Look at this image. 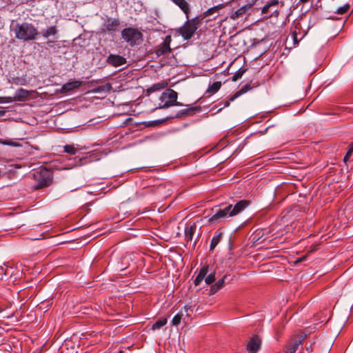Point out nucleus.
<instances>
[{
	"label": "nucleus",
	"mask_w": 353,
	"mask_h": 353,
	"mask_svg": "<svg viewBox=\"0 0 353 353\" xmlns=\"http://www.w3.org/2000/svg\"><path fill=\"white\" fill-rule=\"evenodd\" d=\"M250 203L251 201L249 200H241L234 206L232 205H229L223 209H219L210 218L209 221L212 223H216L227 217L234 216L243 211L250 205Z\"/></svg>",
	"instance_id": "obj_1"
},
{
	"label": "nucleus",
	"mask_w": 353,
	"mask_h": 353,
	"mask_svg": "<svg viewBox=\"0 0 353 353\" xmlns=\"http://www.w3.org/2000/svg\"><path fill=\"white\" fill-rule=\"evenodd\" d=\"M32 179L34 181V189L39 190L48 187L52 183L53 174L51 170L40 167L32 172Z\"/></svg>",
	"instance_id": "obj_2"
},
{
	"label": "nucleus",
	"mask_w": 353,
	"mask_h": 353,
	"mask_svg": "<svg viewBox=\"0 0 353 353\" xmlns=\"http://www.w3.org/2000/svg\"><path fill=\"white\" fill-rule=\"evenodd\" d=\"M14 32L17 39L24 41H33L39 34L37 28L28 22L17 23L14 28Z\"/></svg>",
	"instance_id": "obj_3"
},
{
	"label": "nucleus",
	"mask_w": 353,
	"mask_h": 353,
	"mask_svg": "<svg viewBox=\"0 0 353 353\" xmlns=\"http://www.w3.org/2000/svg\"><path fill=\"white\" fill-rule=\"evenodd\" d=\"M178 94L172 89H167L160 97L159 108H167L173 105L181 106L182 104L177 101Z\"/></svg>",
	"instance_id": "obj_4"
},
{
	"label": "nucleus",
	"mask_w": 353,
	"mask_h": 353,
	"mask_svg": "<svg viewBox=\"0 0 353 353\" xmlns=\"http://www.w3.org/2000/svg\"><path fill=\"white\" fill-rule=\"evenodd\" d=\"M200 24L201 19L198 17L188 20L180 28V34L184 39L188 40L192 37Z\"/></svg>",
	"instance_id": "obj_5"
},
{
	"label": "nucleus",
	"mask_w": 353,
	"mask_h": 353,
	"mask_svg": "<svg viewBox=\"0 0 353 353\" xmlns=\"http://www.w3.org/2000/svg\"><path fill=\"white\" fill-rule=\"evenodd\" d=\"M121 36L132 46L141 41L143 37L141 32L133 28H124L121 32Z\"/></svg>",
	"instance_id": "obj_6"
},
{
	"label": "nucleus",
	"mask_w": 353,
	"mask_h": 353,
	"mask_svg": "<svg viewBox=\"0 0 353 353\" xmlns=\"http://www.w3.org/2000/svg\"><path fill=\"white\" fill-rule=\"evenodd\" d=\"M172 41V37L168 35L164 39L163 41L158 45L155 49V53L157 57H160L167 53H171L172 49L170 48V43Z\"/></svg>",
	"instance_id": "obj_7"
},
{
	"label": "nucleus",
	"mask_w": 353,
	"mask_h": 353,
	"mask_svg": "<svg viewBox=\"0 0 353 353\" xmlns=\"http://www.w3.org/2000/svg\"><path fill=\"white\" fill-rule=\"evenodd\" d=\"M261 344V339L258 336H254L248 341L247 345V350L249 353H256L260 349Z\"/></svg>",
	"instance_id": "obj_8"
},
{
	"label": "nucleus",
	"mask_w": 353,
	"mask_h": 353,
	"mask_svg": "<svg viewBox=\"0 0 353 353\" xmlns=\"http://www.w3.org/2000/svg\"><path fill=\"white\" fill-rule=\"evenodd\" d=\"M107 63L114 67H119L124 65L126 59L121 55L110 54L107 58Z\"/></svg>",
	"instance_id": "obj_9"
},
{
	"label": "nucleus",
	"mask_w": 353,
	"mask_h": 353,
	"mask_svg": "<svg viewBox=\"0 0 353 353\" xmlns=\"http://www.w3.org/2000/svg\"><path fill=\"white\" fill-rule=\"evenodd\" d=\"M82 85H83V81H81L74 80V81H69L62 85V87L61 88V92L62 93H67L73 90L79 88Z\"/></svg>",
	"instance_id": "obj_10"
},
{
	"label": "nucleus",
	"mask_w": 353,
	"mask_h": 353,
	"mask_svg": "<svg viewBox=\"0 0 353 353\" xmlns=\"http://www.w3.org/2000/svg\"><path fill=\"white\" fill-rule=\"evenodd\" d=\"M301 343V339L290 340L283 348L284 353H295Z\"/></svg>",
	"instance_id": "obj_11"
},
{
	"label": "nucleus",
	"mask_w": 353,
	"mask_h": 353,
	"mask_svg": "<svg viewBox=\"0 0 353 353\" xmlns=\"http://www.w3.org/2000/svg\"><path fill=\"white\" fill-rule=\"evenodd\" d=\"M197 225L196 223L188 224L185 228V239L187 242L192 241L194 235L196 231Z\"/></svg>",
	"instance_id": "obj_12"
},
{
	"label": "nucleus",
	"mask_w": 353,
	"mask_h": 353,
	"mask_svg": "<svg viewBox=\"0 0 353 353\" xmlns=\"http://www.w3.org/2000/svg\"><path fill=\"white\" fill-rule=\"evenodd\" d=\"M119 25L120 23L118 19L111 18L108 19L104 23L105 30L109 32H114L117 31Z\"/></svg>",
	"instance_id": "obj_13"
},
{
	"label": "nucleus",
	"mask_w": 353,
	"mask_h": 353,
	"mask_svg": "<svg viewBox=\"0 0 353 353\" xmlns=\"http://www.w3.org/2000/svg\"><path fill=\"white\" fill-rule=\"evenodd\" d=\"M175 5H176L186 15L188 19V14L190 12L189 5L185 0H171Z\"/></svg>",
	"instance_id": "obj_14"
},
{
	"label": "nucleus",
	"mask_w": 353,
	"mask_h": 353,
	"mask_svg": "<svg viewBox=\"0 0 353 353\" xmlns=\"http://www.w3.org/2000/svg\"><path fill=\"white\" fill-rule=\"evenodd\" d=\"M30 96V92L23 88L18 89L14 94V99L19 101H25Z\"/></svg>",
	"instance_id": "obj_15"
},
{
	"label": "nucleus",
	"mask_w": 353,
	"mask_h": 353,
	"mask_svg": "<svg viewBox=\"0 0 353 353\" xmlns=\"http://www.w3.org/2000/svg\"><path fill=\"white\" fill-rule=\"evenodd\" d=\"M208 270V266H203L201 268L198 275L195 278L194 281V283L196 286H198L201 281L203 280V279L205 277Z\"/></svg>",
	"instance_id": "obj_16"
},
{
	"label": "nucleus",
	"mask_w": 353,
	"mask_h": 353,
	"mask_svg": "<svg viewBox=\"0 0 353 353\" xmlns=\"http://www.w3.org/2000/svg\"><path fill=\"white\" fill-rule=\"evenodd\" d=\"M281 3V6H283V2L280 1L279 0H270L266 3V4L262 8L263 14H268L271 8L276 7L279 3Z\"/></svg>",
	"instance_id": "obj_17"
},
{
	"label": "nucleus",
	"mask_w": 353,
	"mask_h": 353,
	"mask_svg": "<svg viewBox=\"0 0 353 353\" xmlns=\"http://www.w3.org/2000/svg\"><path fill=\"white\" fill-rule=\"evenodd\" d=\"M250 8V5H245L240 8H239L237 10H236L234 13H232L230 15V18L233 20H236L240 17H242L243 14L246 12L247 10Z\"/></svg>",
	"instance_id": "obj_18"
},
{
	"label": "nucleus",
	"mask_w": 353,
	"mask_h": 353,
	"mask_svg": "<svg viewBox=\"0 0 353 353\" xmlns=\"http://www.w3.org/2000/svg\"><path fill=\"white\" fill-rule=\"evenodd\" d=\"M225 277H226V276H224L221 279L219 280L216 283L211 285L210 290V294H215L221 288H223V286L224 285V283H225Z\"/></svg>",
	"instance_id": "obj_19"
},
{
	"label": "nucleus",
	"mask_w": 353,
	"mask_h": 353,
	"mask_svg": "<svg viewBox=\"0 0 353 353\" xmlns=\"http://www.w3.org/2000/svg\"><path fill=\"white\" fill-rule=\"evenodd\" d=\"M223 237V232H216V234L213 236V238L211 240L210 249V250H213L216 246L219 243V242L221 241Z\"/></svg>",
	"instance_id": "obj_20"
},
{
	"label": "nucleus",
	"mask_w": 353,
	"mask_h": 353,
	"mask_svg": "<svg viewBox=\"0 0 353 353\" xmlns=\"http://www.w3.org/2000/svg\"><path fill=\"white\" fill-rule=\"evenodd\" d=\"M221 81H216L214 82L212 85H210L207 91L206 94H208L209 95H212L215 94L221 87Z\"/></svg>",
	"instance_id": "obj_21"
},
{
	"label": "nucleus",
	"mask_w": 353,
	"mask_h": 353,
	"mask_svg": "<svg viewBox=\"0 0 353 353\" xmlns=\"http://www.w3.org/2000/svg\"><path fill=\"white\" fill-rule=\"evenodd\" d=\"M58 33V30L55 26L48 27L46 30L43 31L42 35L44 38H48Z\"/></svg>",
	"instance_id": "obj_22"
},
{
	"label": "nucleus",
	"mask_w": 353,
	"mask_h": 353,
	"mask_svg": "<svg viewBox=\"0 0 353 353\" xmlns=\"http://www.w3.org/2000/svg\"><path fill=\"white\" fill-rule=\"evenodd\" d=\"M223 8V4H219L212 8L208 9L206 11L203 12V15L205 17H209L215 12H217L219 10Z\"/></svg>",
	"instance_id": "obj_23"
},
{
	"label": "nucleus",
	"mask_w": 353,
	"mask_h": 353,
	"mask_svg": "<svg viewBox=\"0 0 353 353\" xmlns=\"http://www.w3.org/2000/svg\"><path fill=\"white\" fill-rule=\"evenodd\" d=\"M166 318H161L157 320L152 326V330H156L161 329L163 326H164L167 323Z\"/></svg>",
	"instance_id": "obj_24"
},
{
	"label": "nucleus",
	"mask_w": 353,
	"mask_h": 353,
	"mask_svg": "<svg viewBox=\"0 0 353 353\" xmlns=\"http://www.w3.org/2000/svg\"><path fill=\"white\" fill-rule=\"evenodd\" d=\"M250 89V85H245L243 86L241 90L238 92H236L231 98L230 101H234L235 99L239 97L241 94L245 93L247 91H248Z\"/></svg>",
	"instance_id": "obj_25"
},
{
	"label": "nucleus",
	"mask_w": 353,
	"mask_h": 353,
	"mask_svg": "<svg viewBox=\"0 0 353 353\" xmlns=\"http://www.w3.org/2000/svg\"><path fill=\"white\" fill-rule=\"evenodd\" d=\"M77 150L73 145H65L64 146V152L70 154H75Z\"/></svg>",
	"instance_id": "obj_26"
},
{
	"label": "nucleus",
	"mask_w": 353,
	"mask_h": 353,
	"mask_svg": "<svg viewBox=\"0 0 353 353\" xmlns=\"http://www.w3.org/2000/svg\"><path fill=\"white\" fill-rule=\"evenodd\" d=\"M183 316V314L182 312H179L178 314H176L172 320V325H178L181 323Z\"/></svg>",
	"instance_id": "obj_27"
},
{
	"label": "nucleus",
	"mask_w": 353,
	"mask_h": 353,
	"mask_svg": "<svg viewBox=\"0 0 353 353\" xmlns=\"http://www.w3.org/2000/svg\"><path fill=\"white\" fill-rule=\"evenodd\" d=\"M349 9H350V5L348 3H346L343 6L339 8L336 11V13L338 14H343L347 12Z\"/></svg>",
	"instance_id": "obj_28"
},
{
	"label": "nucleus",
	"mask_w": 353,
	"mask_h": 353,
	"mask_svg": "<svg viewBox=\"0 0 353 353\" xmlns=\"http://www.w3.org/2000/svg\"><path fill=\"white\" fill-rule=\"evenodd\" d=\"M167 85L168 83L165 81H163L161 83L154 84L152 88L153 90H160L167 87Z\"/></svg>",
	"instance_id": "obj_29"
},
{
	"label": "nucleus",
	"mask_w": 353,
	"mask_h": 353,
	"mask_svg": "<svg viewBox=\"0 0 353 353\" xmlns=\"http://www.w3.org/2000/svg\"><path fill=\"white\" fill-rule=\"evenodd\" d=\"M215 281V273H210L208 276L205 279V281L206 284L211 285Z\"/></svg>",
	"instance_id": "obj_30"
},
{
	"label": "nucleus",
	"mask_w": 353,
	"mask_h": 353,
	"mask_svg": "<svg viewBox=\"0 0 353 353\" xmlns=\"http://www.w3.org/2000/svg\"><path fill=\"white\" fill-rule=\"evenodd\" d=\"M245 70H238L235 74L232 77V80L233 81H237L238 79H239L240 78H241V77L243 76V73L245 72Z\"/></svg>",
	"instance_id": "obj_31"
},
{
	"label": "nucleus",
	"mask_w": 353,
	"mask_h": 353,
	"mask_svg": "<svg viewBox=\"0 0 353 353\" xmlns=\"http://www.w3.org/2000/svg\"><path fill=\"white\" fill-rule=\"evenodd\" d=\"M3 145L18 147L20 144L16 141L12 140H6L2 142Z\"/></svg>",
	"instance_id": "obj_32"
},
{
	"label": "nucleus",
	"mask_w": 353,
	"mask_h": 353,
	"mask_svg": "<svg viewBox=\"0 0 353 353\" xmlns=\"http://www.w3.org/2000/svg\"><path fill=\"white\" fill-rule=\"evenodd\" d=\"M196 109L197 108L196 107L190 108L188 109L183 110L181 113L177 114V117H180L181 115H185V114H189L190 112H193V111L196 110Z\"/></svg>",
	"instance_id": "obj_33"
},
{
	"label": "nucleus",
	"mask_w": 353,
	"mask_h": 353,
	"mask_svg": "<svg viewBox=\"0 0 353 353\" xmlns=\"http://www.w3.org/2000/svg\"><path fill=\"white\" fill-rule=\"evenodd\" d=\"M270 10L272 11V14L270 15L271 17H278L279 14V10H278L277 6L275 8H271Z\"/></svg>",
	"instance_id": "obj_34"
},
{
	"label": "nucleus",
	"mask_w": 353,
	"mask_h": 353,
	"mask_svg": "<svg viewBox=\"0 0 353 353\" xmlns=\"http://www.w3.org/2000/svg\"><path fill=\"white\" fill-rule=\"evenodd\" d=\"M106 90V87L105 86H100V87H98L97 88L93 90V92H99L101 91H105Z\"/></svg>",
	"instance_id": "obj_35"
},
{
	"label": "nucleus",
	"mask_w": 353,
	"mask_h": 353,
	"mask_svg": "<svg viewBox=\"0 0 353 353\" xmlns=\"http://www.w3.org/2000/svg\"><path fill=\"white\" fill-rule=\"evenodd\" d=\"M17 83L20 85H26V80L25 79H18Z\"/></svg>",
	"instance_id": "obj_36"
},
{
	"label": "nucleus",
	"mask_w": 353,
	"mask_h": 353,
	"mask_svg": "<svg viewBox=\"0 0 353 353\" xmlns=\"http://www.w3.org/2000/svg\"><path fill=\"white\" fill-rule=\"evenodd\" d=\"M347 152H349V154H352L353 152V142L351 143L347 148Z\"/></svg>",
	"instance_id": "obj_37"
},
{
	"label": "nucleus",
	"mask_w": 353,
	"mask_h": 353,
	"mask_svg": "<svg viewBox=\"0 0 353 353\" xmlns=\"http://www.w3.org/2000/svg\"><path fill=\"white\" fill-rule=\"evenodd\" d=\"M351 155H352V154H349V152L347 151V153L345 155L344 159H343L344 161L345 162L349 160V159L350 158Z\"/></svg>",
	"instance_id": "obj_38"
},
{
	"label": "nucleus",
	"mask_w": 353,
	"mask_h": 353,
	"mask_svg": "<svg viewBox=\"0 0 353 353\" xmlns=\"http://www.w3.org/2000/svg\"><path fill=\"white\" fill-rule=\"evenodd\" d=\"M230 101H231L230 99L229 101H225L224 107H228L230 105Z\"/></svg>",
	"instance_id": "obj_39"
},
{
	"label": "nucleus",
	"mask_w": 353,
	"mask_h": 353,
	"mask_svg": "<svg viewBox=\"0 0 353 353\" xmlns=\"http://www.w3.org/2000/svg\"><path fill=\"white\" fill-rule=\"evenodd\" d=\"M293 39L295 42H297L296 34L295 32L293 33Z\"/></svg>",
	"instance_id": "obj_40"
},
{
	"label": "nucleus",
	"mask_w": 353,
	"mask_h": 353,
	"mask_svg": "<svg viewBox=\"0 0 353 353\" xmlns=\"http://www.w3.org/2000/svg\"><path fill=\"white\" fill-rule=\"evenodd\" d=\"M312 0H300V2H301L302 3H308L309 1H312Z\"/></svg>",
	"instance_id": "obj_41"
},
{
	"label": "nucleus",
	"mask_w": 353,
	"mask_h": 353,
	"mask_svg": "<svg viewBox=\"0 0 353 353\" xmlns=\"http://www.w3.org/2000/svg\"><path fill=\"white\" fill-rule=\"evenodd\" d=\"M303 259H304V258H300V259H297L295 263H300V262L303 261Z\"/></svg>",
	"instance_id": "obj_42"
},
{
	"label": "nucleus",
	"mask_w": 353,
	"mask_h": 353,
	"mask_svg": "<svg viewBox=\"0 0 353 353\" xmlns=\"http://www.w3.org/2000/svg\"><path fill=\"white\" fill-rule=\"evenodd\" d=\"M52 41H48L47 42V44L49 46H52Z\"/></svg>",
	"instance_id": "obj_43"
},
{
	"label": "nucleus",
	"mask_w": 353,
	"mask_h": 353,
	"mask_svg": "<svg viewBox=\"0 0 353 353\" xmlns=\"http://www.w3.org/2000/svg\"><path fill=\"white\" fill-rule=\"evenodd\" d=\"M189 307L188 305H185L184 309L185 311H188Z\"/></svg>",
	"instance_id": "obj_44"
}]
</instances>
